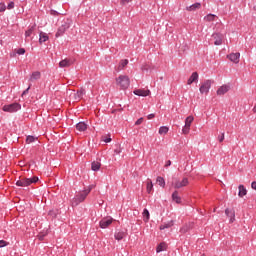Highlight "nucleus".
I'll return each mask as SVG.
<instances>
[{"label": "nucleus", "instance_id": "nucleus-1", "mask_svg": "<svg viewBox=\"0 0 256 256\" xmlns=\"http://www.w3.org/2000/svg\"><path fill=\"white\" fill-rule=\"evenodd\" d=\"M95 188V185H90L87 190H84L80 194L76 195L73 199V205H79V203H83L85 199H87V196L89 193H91V190Z\"/></svg>", "mask_w": 256, "mask_h": 256}, {"label": "nucleus", "instance_id": "nucleus-2", "mask_svg": "<svg viewBox=\"0 0 256 256\" xmlns=\"http://www.w3.org/2000/svg\"><path fill=\"white\" fill-rule=\"evenodd\" d=\"M39 181V177L33 176L32 178L20 177L18 181H16L17 187H29V185H33V183H37Z\"/></svg>", "mask_w": 256, "mask_h": 256}, {"label": "nucleus", "instance_id": "nucleus-3", "mask_svg": "<svg viewBox=\"0 0 256 256\" xmlns=\"http://www.w3.org/2000/svg\"><path fill=\"white\" fill-rule=\"evenodd\" d=\"M116 85L122 90L129 89V85H131V80L127 75H120L116 78Z\"/></svg>", "mask_w": 256, "mask_h": 256}, {"label": "nucleus", "instance_id": "nucleus-4", "mask_svg": "<svg viewBox=\"0 0 256 256\" xmlns=\"http://www.w3.org/2000/svg\"><path fill=\"white\" fill-rule=\"evenodd\" d=\"M172 185L174 186V189H181L183 187H187L189 185V179L188 178H183L182 180L174 179V181L172 182Z\"/></svg>", "mask_w": 256, "mask_h": 256}, {"label": "nucleus", "instance_id": "nucleus-5", "mask_svg": "<svg viewBox=\"0 0 256 256\" xmlns=\"http://www.w3.org/2000/svg\"><path fill=\"white\" fill-rule=\"evenodd\" d=\"M71 27V20L65 21L57 30L55 37H62V35Z\"/></svg>", "mask_w": 256, "mask_h": 256}, {"label": "nucleus", "instance_id": "nucleus-6", "mask_svg": "<svg viewBox=\"0 0 256 256\" xmlns=\"http://www.w3.org/2000/svg\"><path fill=\"white\" fill-rule=\"evenodd\" d=\"M194 119L195 118L193 116H188L185 119V125L182 129L183 135H189V131H191V123H193Z\"/></svg>", "mask_w": 256, "mask_h": 256}, {"label": "nucleus", "instance_id": "nucleus-7", "mask_svg": "<svg viewBox=\"0 0 256 256\" xmlns=\"http://www.w3.org/2000/svg\"><path fill=\"white\" fill-rule=\"evenodd\" d=\"M211 85H213V82L211 80L204 81L199 88V91L202 95H207L209 93V89H211Z\"/></svg>", "mask_w": 256, "mask_h": 256}, {"label": "nucleus", "instance_id": "nucleus-8", "mask_svg": "<svg viewBox=\"0 0 256 256\" xmlns=\"http://www.w3.org/2000/svg\"><path fill=\"white\" fill-rule=\"evenodd\" d=\"M2 109L6 113H15L16 111H19V109H21V105H19V103H13L10 105L3 106Z\"/></svg>", "mask_w": 256, "mask_h": 256}, {"label": "nucleus", "instance_id": "nucleus-9", "mask_svg": "<svg viewBox=\"0 0 256 256\" xmlns=\"http://www.w3.org/2000/svg\"><path fill=\"white\" fill-rule=\"evenodd\" d=\"M212 39L214 40V45L219 46L223 45V40L225 39V35L215 32L212 34Z\"/></svg>", "mask_w": 256, "mask_h": 256}, {"label": "nucleus", "instance_id": "nucleus-10", "mask_svg": "<svg viewBox=\"0 0 256 256\" xmlns=\"http://www.w3.org/2000/svg\"><path fill=\"white\" fill-rule=\"evenodd\" d=\"M230 89H231V86H230V85L224 84V85H222V86H220V87L218 88V90L216 91V93H217V95H219V96H223V95H225V93H229Z\"/></svg>", "mask_w": 256, "mask_h": 256}, {"label": "nucleus", "instance_id": "nucleus-11", "mask_svg": "<svg viewBox=\"0 0 256 256\" xmlns=\"http://www.w3.org/2000/svg\"><path fill=\"white\" fill-rule=\"evenodd\" d=\"M225 215L229 218V223H235V209L227 208L225 210Z\"/></svg>", "mask_w": 256, "mask_h": 256}, {"label": "nucleus", "instance_id": "nucleus-12", "mask_svg": "<svg viewBox=\"0 0 256 256\" xmlns=\"http://www.w3.org/2000/svg\"><path fill=\"white\" fill-rule=\"evenodd\" d=\"M111 223H113V219L111 217L103 218L100 221V227H101V229H107V227H109V225H111Z\"/></svg>", "mask_w": 256, "mask_h": 256}, {"label": "nucleus", "instance_id": "nucleus-13", "mask_svg": "<svg viewBox=\"0 0 256 256\" xmlns=\"http://www.w3.org/2000/svg\"><path fill=\"white\" fill-rule=\"evenodd\" d=\"M239 57H241V53L239 52L227 55V59H229V61L235 64L239 63Z\"/></svg>", "mask_w": 256, "mask_h": 256}, {"label": "nucleus", "instance_id": "nucleus-14", "mask_svg": "<svg viewBox=\"0 0 256 256\" xmlns=\"http://www.w3.org/2000/svg\"><path fill=\"white\" fill-rule=\"evenodd\" d=\"M134 95H138V97H148V95H151V91L150 90L137 89V90H134Z\"/></svg>", "mask_w": 256, "mask_h": 256}, {"label": "nucleus", "instance_id": "nucleus-15", "mask_svg": "<svg viewBox=\"0 0 256 256\" xmlns=\"http://www.w3.org/2000/svg\"><path fill=\"white\" fill-rule=\"evenodd\" d=\"M39 79H41V72L35 71L30 75L29 81L33 83L35 81H39Z\"/></svg>", "mask_w": 256, "mask_h": 256}, {"label": "nucleus", "instance_id": "nucleus-16", "mask_svg": "<svg viewBox=\"0 0 256 256\" xmlns=\"http://www.w3.org/2000/svg\"><path fill=\"white\" fill-rule=\"evenodd\" d=\"M126 65H129V60L127 59L121 60L118 67L116 68L117 73H119V71H123Z\"/></svg>", "mask_w": 256, "mask_h": 256}, {"label": "nucleus", "instance_id": "nucleus-17", "mask_svg": "<svg viewBox=\"0 0 256 256\" xmlns=\"http://www.w3.org/2000/svg\"><path fill=\"white\" fill-rule=\"evenodd\" d=\"M39 43L40 44H43V43H45L46 41H49V35L47 34V33H45V32H43V31H41L40 33H39Z\"/></svg>", "mask_w": 256, "mask_h": 256}, {"label": "nucleus", "instance_id": "nucleus-18", "mask_svg": "<svg viewBox=\"0 0 256 256\" xmlns=\"http://www.w3.org/2000/svg\"><path fill=\"white\" fill-rule=\"evenodd\" d=\"M218 19H219V17H217V15H214V14H208L204 17V21H206L207 23L217 21Z\"/></svg>", "mask_w": 256, "mask_h": 256}, {"label": "nucleus", "instance_id": "nucleus-19", "mask_svg": "<svg viewBox=\"0 0 256 256\" xmlns=\"http://www.w3.org/2000/svg\"><path fill=\"white\" fill-rule=\"evenodd\" d=\"M199 79V74L197 72H193L190 78L187 81L188 85H192V83H195Z\"/></svg>", "mask_w": 256, "mask_h": 256}, {"label": "nucleus", "instance_id": "nucleus-20", "mask_svg": "<svg viewBox=\"0 0 256 256\" xmlns=\"http://www.w3.org/2000/svg\"><path fill=\"white\" fill-rule=\"evenodd\" d=\"M85 95V89H80L77 93L74 94L75 101H81L83 99V96Z\"/></svg>", "mask_w": 256, "mask_h": 256}, {"label": "nucleus", "instance_id": "nucleus-21", "mask_svg": "<svg viewBox=\"0 0 256 256\" xmlns=\"http://www.w3.org/2000/svg\"><path fill=\"white\" fill-rule=\"evenodd\" d=\"M71 65H73V62L69 59H64L59 63V67H62V68L71 67Z\"/></svg>", "mask_w": 256, "mask_h": 256}, {"label": "nucleus", "instance_id": "nucleus-22", "mask_svg": "<svg viewBox=\"0 0 256 256\" xmlns=\"http://www.w3.org/2000/svg\"><path fill=\"white\" fill-rule=\"evenodd\" d=\"M239 192H238V197H245V195H247V189L245 188V186L243 185H239L238 187Z\"/></svg>", "mask_w": 256, "mask_h": 256}, {"label": "nucleus", "instance_id": "nucleus-23", "mask_svg": "<svg viewBox=\"0 0 256 256\" xmlns=\"http://www.w3.org/2000/svg\"><path fill=\"white\" fill-rule=\"evenodd\" d=\"M170 227H173V220L163 223L162 225H160L159 229L160 231H163L165 229H170Z\"/></svg>", "mask_w": 256, "mask_h": 256}, {"label": "nucleus", "instance_id": "nucleus-24", "mask_svg": "<svg viewBox=\"0 0 256 256\" xmlns=\"http://www.w3.org/2000/svg\"><path fill=\"white\" fill-rule=\"evenodd\" d=\"M197 9H201V3H195L186 7V11H197Z\"/></svg>", "mask_w": 256, "mask_h": 256}, {"label": "nucleus", "instance_id": "nucleus-25", "mask_svg": "<svg viewBox=\"0 0 256 256\" xmlns=\"http://www.w3.org/2000/svg\"><path fill=\"white\" fill-rule=\"evenodd\" d=\"M76 129L77 131H80V132L87 131V124H85V122H79L76 125Z\"/></svg>", "mask_w": 256, "mask_h": 256}, {"label": "nucleus", "instance_id": "nucleus-26", "mask_svg": "<svg viewBox=\"0 0 256 256\" xmlns=\"http://www.w3.org/2000/svg\"><path fill=\"white\" fill-rule=\"evenodd\" d=\"M161 251H167V244L165 242L160 243L156 248L157 253H161Z\"/></svg>", "mask_w": 256, "mask_h": 256}, {"label": "nucleus", "instance_id": "nucleus-27", "mask_svg": "<svg viewBox=\"0 0 256 256\" xmlns=\"http://www.w3.org/2000/svg\"><path fill=\"white\" fill-rule=\"evenodd\" d=\"M91 169L92 171H99L101 169V162H92Z\"/></svg>", "mask_w": 256, "mask_h": 256}, {"label": "nucleus", "instance_id": "nucleus-28", "mask_svg": "<svg viewBox=\"0 0 256 256\" xmlns=\"http://www.w3.org/2000/svg\"><path fill=\"white\" fill-rule=\"evenodd\" d=\"M172 200L175 201V203H181V197L179 196L178 191H174L172 194Z\"/></svg>", "mask_w": 256, "mask_h": 256}, {"label": "nucleus", "instance_id": "nucleus-29", "mask_svg": "<svg viewBox=\"0 0 256 256\" xmlns=\"http://www.w3.org/2000/svg\"><path fill=\"white\" fill-rule=\"evenodd\" d=\"M159 135H167L169 133V127L161 126L158 131Z\"/></svg>", "mask_w": 256, "mask_h": 256}, {"label": "nucleus", "instance_id": "nucleus-30", "mask_svg": "<svg viewBox=\"0 0 256 256\" xmlns=\"http://www.w3.org/2000/svg\"><path fill=\"white\" fill-rule=\"evenodd\" d=\"M124 237H127V233H125V232H116L115 233V239L117 241H121V239H123Z\"/></svg>", "mask_w": 256, "mask_h": 256}, {"label": "nucleus", "instance_id": "nucleus-31", "mask_svg": "<svg viewBox=\"0 0 256 256\" xmlns=\"http://www.w3.org/2000/svg\"><path fill=\"white\" fill-rule=\"evenodd\" d=\"M33 33H35V25L31 26L26 32H25V37L27 39V37H31V35H33Z\"/></svg>", "mask_w": 256, "mask_h": 256}, {"label": "nucleus", "instance_id": "nucleus-32", "mask_svg": "<svg viewBox=\"0 0 256 256\" xmlns=\"http://www.w3.org/2000/svg\"><path fill=\"white\" fill-rule=\"evenodd\" d=\"M156 182L158 183V185L160 187L165 188V179L163 177L158 176L157 179H156Z\"/></svg>", "mask_w": 256, "mask_h": 256}, {"label": "nucleus", "instance_id": "nucleus-33", "mask_svg": "<svg viewBox=\"0 0 256 256\" xmlns=\"http://www.w3.org/2000/svg\"><path fill=\"white\" fill-rule=\"evenodd\" d=\"M147 193H151L153 191V181L149 180L147 181V187H146Z\"/></svg>", "mask_w": 256, "mask_h": 256}, {"label": "nucleus", "instance_id": "nucleus-34", "mask_svg": "<svg viewBox=\"0 0 256 256\" xmlns=\"http://www.w3.org/2000/svg\"><path fill=\"white\" fill-rule=\"evenodd\" d=\"M143 218H144L145 223H147V221H149V210L144 209Z\"/></svg>", "mask_w": 256, "mask_h": 256}, {"label": "nucleus", "instance_id": "nucleus-35", "mask_svg": "<svg viewBox=\"0 0 256 256\" xmlns=\"http://www.w3.org/2000/svg\"><path fill=\"white\" fill-rule=\"evenodd\" d=\"M34 141H37V138H35L34 136H27L26 143H34Z\"/></svg>", "mask_w": 256, "mask_h": 256}, {"label": "nucleus", "instance_id": "nucleus-36", "mask_svg": "<svg viewBox=\"0 0 256 256\" xmlns=\"http://www.w3.org/2000/svg\"><path fill=\"white\" fill-rule=\"evenodd\" d=\"M15 53H17V55H25V48L16 49Z\"/></svg>", "mask_w": 256, "mask_h": 256}, {"label": "nucleus", "instance_id": "nucleus-37", "mask_svg": "<svg viewBox=\"0 0 256 256\" xmlns=\"http://www.w3.org/2000/svg\"><path fill=\"white\" fill-rule=\"evenodd\" d=\"M6 10L7 6L5 5V3H0V13H5Z\"/></svg>", "mask_w": 256, "mask_h": 256}, {"label": "nucleus", "instance_id": "nucleus-38", "mask_svg": "<svg viewBox=\"0 0 256 256\" xmlns=\"http://www.w3.org/2000/svg\"><path fill=\"white\" fill-rule=\"evenodd\" d=\"M216 31H221L223 29V24L221 22H217L215 25Z\"/></svg>", "mask_w": 256, "mask_h": 256}, {"label": "nucleus", "instance_id": "nucleus-39", "mask_svg": "<svg viewBox=\"0 0 256 256\" xmlns=\"http://www.w3.org/2000/svg\"><path fill=\"white\" fill-rule=\"evenodd\" d=\"M219 143H223L225 141V133H222L221 136L218 137Z\"/></svg>", "mask_w": 256, "mask_h": 256}, {"label": "nucleus", "instance_id": "nucleus-40", "mask_svg": "<svg viewBox=\"0 0 256 256\" xmlns=\"http://www.w3.org/2000/svg\"><path fill=\"white\" fill-rule=\"evenodd\" d=\"M181 233H187V231H189V226H184L180 229Z\"/></svg>", "mask_w": 256, "mask_h": 256}, {"label": "nucleus", "instance_id": "nucleus-41", "mask_svg": "<svg viewBox=\"0 0 256 256\" xmlns=\"http://www.w3.org/2000/svg\"><path fill=\"white\" fill-rule=\"evenodd\" d=\"M131 1L133 0H121L120 4L125 6V5H128V3H131Z\"/></svg>", "mask_w": 256, "mask_h": 256}, {"label": "nucleus", "instance_id": "nucleus-42", "mask_svg": "<svg viewBox=\"0 0 256 256\" xmlns=\"http://www.w3.org/2000/svg\"><path fill=\"white\" fill-rule=\"evenodd\" d=\"M7 245H8V243H7L6 241L0 240V249H1L2 247H7Z\"/></svg>", "mask_w": 256, "mask_h": 256}, {"label": "nucleus", "instance_id": "nucleus-43", "mask_svg": "<svg viewBox=\"0 0 256 256\" xmlns=\"http://www.w3.org/2000/svg\"><path fill=\"white\" fill-rule=\"evenodd\" d=\"M15 8V2H10L7 6V9H14Z\"/></svg>", "mask_w": 256, "mask_h": 256}, {"label": "nucleus", "instance_id": "nucleus-44", "mask_svg": "<svg viewBox=\"0 0 256 256\" xmlns=\"http://www.w3.org/2000/svg\"><path fill=\"white\" fill-rule=\"evenodd\" d=\"M29 89H31V86H29L26 90L23 91L22 97L27 95V93H29Z\"/></svg>", "mask_w": 256, "mask_h": 256}, {"label": "nucleus", "instance_id": "nucleus-45", "mask_svg": "<svg viewBox=\"0 0 256 256\" xmlns=\"http://www.w3.org/2000/svg\"><path fill=\"white\" fill-rule=\"evenodd\" d=\"M143 123V118H139L136 122L135 125H141Z\"/></svg>", "mask_w": 256, "mask_h": 256}, {"label": "nucleus", "instance_id": "nucleus-46", "mask_svg": "<svg viewBox=\"0 0 256 256\" xmlns=\"http://www.w3.org/2000/svg\"><path fill=\"white\" fill-rule=\"evenodd\" d=\"M251 187L256 191V181L252 182Z\"/></svg>", "mask_w": 256, "mask_h": 256}, {"label": "nucleus", "instance_id": "nucleus-47", "mask_svg": "<svg viewBox=\"0 0 256 256\" xmlns=\"http://www.w3.org/2000/svg\"><path fill=\"white\" fill-rule=\"evenodd\" d=\"M155 117V114H149L148 116H147V119H153Z\"/></svg>", "mask_w": 256, "mask_h": 256}, {"label": "nucleus", "instance_id": "nucleus-48", "mask_svg": "<svg viewBox=\"0 0 256 256\" xmlns=\"http://www.w3.org/2000/svg\"><path fill=\"white\" fill-rule=\"evenodd\" d=\"M170 165H171V160H168V161L166 162V164H165V167H170Z\"/></svg>", "mask_w": 256, "mask_h": 256}, {"label": "nucleus", "instance_id": "nucleus-49", "mask_svg": "<svg viewBox=\"0 0 256 256\" xmlns=\"http://www.w3.org/2000/svg\"><path fill=\"white\" fill-rule=\"evenodd\" d=\"M104 142H105V143H111V138H106V139H104Z\"/></svg>", "mask_w": 256, "mask_h": 256}, {"label": "nucleus", "instance_id": "nucleus-50", "mask_svg": "<svg viewBox=\"0 0 256 256\" xmlns=\"http://www.w3.org/2000/svg\"><path fill=\"white\" fill-rule=\"evenodd\" d=\"M115 153H117V155H119L120 151L119 150H115Z\"/></svg>", "mask_w": 256, "mask_h": 256}]
</instances>
